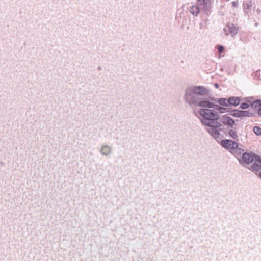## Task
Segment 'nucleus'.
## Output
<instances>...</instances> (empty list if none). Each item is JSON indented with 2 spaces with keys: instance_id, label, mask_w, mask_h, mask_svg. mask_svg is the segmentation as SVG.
<instances>
[{
  "instance_id": "nucleus-1",
  "label": "nucleus",
  "mask_w": 261,
  "mask_h": 261,
  "mask_svg": "<svg viewBox=\"0 0 261 261\" xmlns=\"http://www.w3.org/2000/svg\"><path fill=\"white\" fill-rule=\"evenodd\" d=\"M209 90L203 86H191L184 91L183 99L185 102L191 108L211 107L212 104L207 98L202 97L209 93Z\"/></svg>"
},
{
  "instance_id": "nucleus-2",
  "label": "nucleus",
  "mask_w": 261,
  "mask_h": 261,
  "mask_svg": "<svg viewBox=\"0 0 261 261\" xmlns=\"http://www.w3.org/2000/svg\"><path fill=\"white\" fill-rule=\"evenodd\" d=\"M198 113L201 117L199 119L200 122L207 127L206 131L213 138H218L221 130V124L218 121V113L210 108H201Z\"/></svg>"
},
{
  "instance_id": "nucleus-3",
  "label": "nucleus",
  "mask_w": 261,
  "mask_h": 261,
  "mask_svg": "<svg viewBox=\"0 0 261 261\" xmlns=\"http://www.w3.org/2000/svg\"><path fill=\"white\" fill-rule=\"evenodd\" d=\"M203 17H208L212 11L213 0H197Z\"/></svg>"
},
{
  "instance_id": "nucleus-4",
  "label": "nucleus",
  "mask_w": 261,
  "mask_h": 261,
  "mask_svg": "<svg viewBox=\"0 0 261 261\" xmlns=\"http://www.w3.org/2000/svg\"><path fill=\"white\" fill-rule=\"evenodd\" d=\"M221 144L223 147L230 151H238L241 153L243 151L242 149L238 148V143L236 141L228 139L222 140Z\"/></svg>"
},
{
  "instance_id": "nucleus-5",
  "label": "nucleus",
  "mask_w": 261,
  "mask_h": 261,
  "mask_svg": "<svg viewBox=\"0 0 261 261\" xmlns=\"http://www.w3.org/2000/svg\"><path fill=\"white\" fill-rule=\"evenodd\" d=\"M199 6L200 5L197 2L196 4L193 5L190 7V12L194 16H197L198 14H200L202 21H203L204 23H206L208 20V17H203L202 10L201 9V7H199Z\"/></svg>"
},
{
  "instance_id": "nucleus-6",
  "label": "nucleus",
  "mask_w": 261,
  "mask_h": 261,
  "mask_svg": "<svg viewBox=\"0 0 261 261\" xmlns=\"http://www.w3.org/2000/svg\"><path fill=\"white\" fill-rule=\"evenodd\" d=\"M218 120H219V122L221 123V126H222V124H223L229 128H233L235 123L234 120L227 114L222 115L221 116L218 114Z\"/></svg>"
},
{
  "instance_id": "nucleus-7",
  "label": "nucleus",
  "mask_w": 261,
  "mask_h": 261,
  "mask_svg": "<svg viewBox=\"0 0 261 261\" xmlns=\"http://www.w3.org/2000/svg\"><path fill=\"white\" fill-rule=\"evenodd\" d=\"M99 152L102 156L110 157L113 153V148L111 145L103 144L99 148Z\"/></svg>"
},
{
  "instance_id": "nucleus-8",
  "label": "nucleus",
  "mask_w": 261,
  "mask_h": 261,
  "mask_svg": "<svg viewBox=\"0 0 261 261\" xmlns=\"http://www.w3.org/2000/svg\"><path fill=\"white\" fill-rule=\"evenodd\" d=\"M257 155L253 153H249L247 152L244 153L242 155L241 162L242 163H245L249 164L253 162L255 159V156Z\"/></svg>"
},
{
  "instance_id": "nucleus-9",
  "label": "nucleus",
  "mask_w": 261,
  "mask_h": 261,
  "mask_svg": "<svg viewBox=\"0 0 261 261\" xmlns=\"http://www.w3.org/2000/svg\"><path fill=\"white\" fill-rule=\"evenodd\" d=\"M226 35L234 37L238 32V28L233 24H227L224 29Z\"/></svg>"
},
{
  "instance_id": "nucleus-10",
  "label": "nucleus",
  "mask_w": 261,
  "mask_h": 261,
  "mask_svg": "<svg viewBox=\"0 0 261 261\" xmlns=\"http://www.w3.org/2000/svg\"><path fill=\"white\" fill-rule=\"evenodd\" d=\"M231 115L236 117H251L252 113L248 111L234 110Z\"/></svg>"
},
{
  "instance_id": "nucleus-11",
  "label": "nucleus",
  "mask_w": 261,
  "mask_h": 261,
  "mask_svg": "<svg viewBox=\"0 0 261 261\" xmlns=\"http://www.w3.org/2000/svg\"><path fill=\"white\" fill-rule=\"evenodd\" d=\"M252 169L253 171H258L261 170V158L258 155L255 156V159L252 162Z\"/></svg>"
},
{
  "instance_id": "nucleus-12",
  "label": "nucleus",
  "mask_w": 261,
  "mask_h": 261,
  "mask_svg": "<svg viewBox=\"0 0 261 261\" xmlns=\"http://www.w3.org/2000/svg\"><path fill=\"white\" fill-rule=\"evenodd\" d=\"M227 102H228V105L237 106L240 103V99L238 97H230L227 100Z\"/></svg>"
},
{
  "instance_id": "nucleus-13",
  "label": "nucleus",
  "mask_w": 261,
  "mask_h": 261,
  "mask_svg": "<svg viewBox=\"0 0 261 261\" xmlns=\"http://www.w3.org/2000/svg\"><path fill=\"white\" fill-rule=\"evenodd\" d=\"M228 134L229 136L233 139L236 141L239 140V136L238 135L237 132L235 129H233V127L232 128H230V129H229Z\"/></svg>"
},
{
  "instance_id": "nucleus-14",
  "label": "nucleus",
  "mask_w": 261,
  "mask_h": 261,
  "mask_svg": "<svg viewBox=\"0 0 261 261\" xmlns=\"http://www.w3.org/2000/svg\"><path fill=\"white\" fill-rule=\"evenodd\" d=\"M251 107L253 108H257L261 107V101L259 100H255L253 102H250Z\"/></svg>"
},
{
  "instance_id": "nucleus-15",
  "label": "nucleus",
  "mask_w": 261,
  "mask_h": 261,
  "mask_svg": "<svg viewBox=\"0 0 261 261\" xmlns=\"http://www.w3.org/2000/svg\"><path fill=\"white\" fill-rule=\"evenodd\" d=\"M218 103L220 105L224 106H228V102H227V100L226 98H219L218 99Z\"/></svg>"
},
{
  "instance_id": "nucleus-16",
  "label": "nucleus",
  "mask_w": 261,
  "mask_h": 261,
  "mask_svg": "<svg viewBox=\"0 0 261 261\" xmlns=\"http://www.w3.org/2000/svg\"><path fill=\"white\" fill-rule=\"evenodd\" d=\"M253 132L257 135H261V128L259 126H254L253 127Z\"/></svg>"
},
{
  "instance_id": "nucleus-17",
  "label": "nucleus",
  "mask_w": 261,
  "mask_h": 261,
  "mask_svg": "<svg viewBox=\"0 0 261 261\" xmlns=\"http://www.w3.org/2000/svg\"><path fill=\"white\" fill-rule=\"evenodd\" d=\"M211 104H212V107H209L210 108H213V110H217L218 111H219L220 108L221 106L218 105H215L213 103L210 102Z\"/></svg>"
},
{
  "instance_id": "nucleus-18",
  "label": "nucleus",
  "mask_w": 261,
  "mask_h": 261,
  "mask_svg": "<svg viewBox=\"0 0 261 261\" xmlns=\"http://www.w3.org/2000/svg\"><path fill=\"white\" fill-rule=\"evenodd\" d=\"M249 104L248 103H246V102L242 103L240 105V108L242 109H247L248 108H249Z\"/></svg>"
},
{
  "instance_id": "nucleus-19",
  "label": "nucleus",
  "mask_w": 261,
  "mask_h": 261,
  "mask_svg": "<svg viewBox=\"0 0 261 261\" xmlns=\"http://www.w3.org/2000/svg\"><path fill=\"white\" fill-rule=\"evenodd\" d=\"M239 5V2L238 1H233L232 2V7L233 8H237Z\"/></svg>"
},
{
  "instance_id": "nucleus-20",
  "label": "nucleus",
  "mask_w": 261,
  "mask_h": 261,
  "mask_svg": "<svg viewBox=\"0 0 261 261\" xmlns=\"http://www.w3.org/2000/svg\"><path fill=\"white\" fill-rule=\"evenodd\" d=\"M219 112L220 113H224L226 112V108L221 107Z\"/></svg>"
},
{
  "instance_id": "nucleus-21",
  "label": "nucleus",
  "mask_w": 261,
  "mask_h": 261,
  "mask_svg": "<svg viewBox=\"0 0 261 261\" xmlns=\"http://www.w3.org/2000/svg\"><path fill=\"white\" fill-rule=\"evenodd\" d=\"M224 49V48L223 46H221V45H220V46H219V47H218V51H219L220 53H222V52L223 51Z\"/></svg>"
},
{
  "instance_id": "nucleus-22",
  "label": "nucleus",
  "mask_w": 261,
  "mask_h": 261,
  "mask_svg": "<svg viewBox=\"0 0 261 261\" xmlns=\"http://www.w3.org/2000/svg\"><path fill=\"white\" fill-rule=\"evenodd\" d=\"M214 86H215V87L216 88H218V87H219V84H217V83H215V84H214Z\"/></svg>"
},
{
  "instance_id": "nucleus-23",
  "label": "nucleus",
  "mask_w": 261,
  "mask_h": 261,
  "mask_svg": "<svg viewBox=\"0 0 261 261\" xmlns=\"http://www.w3.org/2000/svg\"><path fill=\"white\" fill-rule=\"evenodd\" d=\"M200 28H202V23H200Z\"/></svg>"
},
{
  "instance_id": "nucleus-24",
  "label": "nucleus",
  "mask_w": 261,
  "mask_h": 261,
  "mask_svg": "<svg viewBox=\"0 0 261 261\" xmlns=\"http://www.w3.org/2000/svg\"><path fill=\"white\" fill-rule=\"evenodd\" d=\"M259 176H260V177L261 178V172H260V174H259Z\"/></svg>"
}]
</instances>
